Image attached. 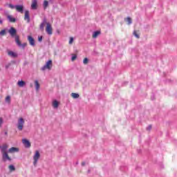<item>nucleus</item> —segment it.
Masks as SVG:
<instances>
[{"label":"nucleus","instance_id":"7ed1b4c3","mask_svg":"<svg viewBox=\"0 0 177 177\" xmlns=\"http://www.w3.org/2000/svg\"><path fill=\"white\" fill-rule=\"evenodd\" d=\"M24 122H25V121L23 118H20L19 119H18L17 127L19 131H23V128L24 127Z\"/></svg>","mask_w":177,"mask_h":177},{"label":"nucleus","instance_id":"9b49d317","mask_svg":"<svg viewBox=\"0 0 177 177\" xmlns=\"http://www.w3.org/2000/svg\"><path fill=\"white\" fill-rule=\"evenodd\" d=\"M28 41L31 46H35V40L31 36H28Z\"/></svg>","mask_w":177,"mask_h":177},{"label":"nucleus","instance_id":"39448f33","mask_svg":"<svg viewBox=\"0 0 177 177\" xmlns=\"http://www.w3.org/2000/svg\"><path fill=\"white\" fill-rule=\"evenodd\" d=\"M15 42H16L17 45L19 48H21L22 49H24V48H26L27 46V43L21 44V42L19 39V36L15 37Z\"/></svg>","mask_w":177,"mask_h":177},{"label":"nucleus","instance_id":"cd10ccee","mask_svg":"<svg viewBox=\"0 0 177 177\" xmlns=\"http://www.w3.org/2000/svg\"><path fill=\"white\" fill-rule=\"evenodd\" d=\"M74 42V38L71 37L69 40V45H72V44Z\"/></svg>","mask_w":177,"mask_h":177},{"label":"nucleus","instance_id":"aec40b11","mask_svg":"<svg viewBox=\"0 0 177 177\" xmlns=\"http://www.w3.org/2000/svg\"><path fill=\"white\" fill-rule=\"evenodd\" d=\"M100 35V31H95L93 33V38H97Z\"/></svg>","mask_w":177,"mask_h":177},{"label":"nucleus","instance_id":"20e7f679","mask_svg":"<svg viewBox=\"0 0 177 177\" xmlns=\"http://www.w3.org/2000/svg\"><path fill=\"white\" fill-rule=\"evenodd\" d=\"M52 68V60H48L46 64L41 67V70L45 71V70H51Z\"/></svg>","mask_w":177,"mask_h":177},{"label":"nucleus","instance_id":"7c9ffc66","mask_svg":"<svg viewBox=\"0 0 177 177\" xmlns=\"http://www.w3.org/2000/svg\"><path fill=\"white\" fill-rule=\"evenodd\" d=\"M6 32L5 31V30H1V32H0V35H5V33H6Z\"/></svg>","mask_w":177,"mask_h":177},{"label":"nucleus","instance_id":"423d86ee","mask_svg":"<svg viewBox=\"0 0 177 177\" xmlns=\"http://www.w3.org/2000/svg\"><path fill=\"white\" fill-rule=\"evenodd\" d=\"M22 143L26 149H30V147H31V142L26 138L22 139Z\"/></svg>","mask_w":177,"mask_h":177},{"label":"nucleus","instance_id":"f03ea898","mask_svg":"<svg viewBox=\"0 0 177 177\" xmlns=\"http://www.w3.org/2000/svg\"><path fill=\"white\" fill-rule=\"evenodd\" d=\"M41 158V153H39V151H35V154L33 156V165L34 167H37V164H38V160Z\"/></svg>","mask_w":177,"mask_h":177},{"label":"nucleus","instance_id":"c9c22d12","mask_svg":"<svg viewBox=\"0 0 177 177\" xmlns=\"http://www.w3.org/2000/svg\"><path fill=\"white\" fill-rule=\"evenodd\" d=\"M1 10H3V9H2V8H0V11H1Z\"/></svg>","mask_w":177,"mask_h":177},{"label":"nucleus","instance_id":"c756f323","mask_svg":"<svg viewBox=\"0 0 177 177\" xmlns=\"http://www.w3.org/2000/svg\"><path fill=\"white\" fill-rule=\"evenodd\" d=\"M75 59H77V55H73L71 57V60L72 62H74V60H75Z\"/></svg>","mask_w":177,"mask_h":177},{"label":"nucleus","instance_id":"bb28decb","mask_svg":"<svg viewBox=\"0 0 177 177\" xmlns=\"http://www.w3.org/2000/svg\"><path fill=\"white\" fill-rule=\"evenodd\" d=\"M133 35L136 37V38H140V36L138 32H136V30L133 31Z\"/></svg>","mask_w":177,"mask_h":177},{"label":"nucleus","instance_id":"b1692460","mask_svg":"<svg viewBox=\"0 0 177 177\" xmlns=\"http://www.w3.org/2000/svg\"><path fill=\"white\" fill-rule=\"evenodd\" d=\"M48 5H49V2H48V1H46V0H45L44 1V4H43L44 8L46 9L48 8Z\"/></svg>","mask_w":177,"mask_h":177},{"label":"nucleus","instance_id":"6e6552de","mask_svg":"<svg viewBox=\"0 0 177 177\" xmlns=\"http://www.w3.org/2000/svg\"><path fill=\"white\" fill-rule=\"evenodd\" d=\"M19 151H20V149L19 148L15 147L10 148L8 151V152L10 154H15V153H19Z\"/></svg>","mask_w":177,"mask_h":177},{"label":"nucleus","instance_id":"0eeeda50","mask_svg":"<svg viewBox=\"0 0 177 177\" xmlns=\"http://www.w3.org/2000/svg\"><path fill=\"white\" fill-rule=\"evenodd\" d=\"M46 31L48 35H52L53 34V29H52V26L50 24L47 23L46 24Z\"/></svg>","mask_w":177,"mask_h":177},{"label":"nucleus","instance_id":"f8f14e48","mask_svg":"<svg viewBox=\"0 0 177 177\" xmlns=\"http://www.w3.org/2000/svg\"><path fill=\"white\" fill-rule=\"evenodd\" d=\"M24 20H27V23H30V12L28 10L25 11Z\"/></svg>","mask_w":177,"mask_h":177},{"label":"nucleus","instance_id":"393cba45","mask_svg":"<svg viewBox=\"0 0 177 177\" xmlns=\"http://www.w3.org/2000/svg\"><path fill=\"white\" fill-rule=\"evenodd\" d=\"M6 102L10 104V96L8 95L6 97Z\"/></svg>","mask_w":177,"mask_h":177},{"label":"nucleus","instance_id":"72a5a7b5","mask_svg":"<svg viewBox=\"0 0 177 177\" xmlns=\"http://www.w3.org/2000/svg\"><path fill=\"white\" fill-rule=\"evenodd\" d=\"M2 23H3V21L0 19V24H2Z\"/></svg>","mask_w":177,"mask_h":177},{"label":"nucleus","instance_id":"a211bd4d","mask_svg":"<svg viewBox=\"0 0 177 177\" xmlns=\"http://www.w3.org/2000/svg\"><path fill=\"white\" fill-rule=\"evenodd\" d=\"M8 55H10V57H17V53L13 51H8Z\"/></svg>","mask_w":177,"mask_h":177},{"label":"nucleus","instance_id":"f257e3e1","mask_svg":"<svg viewBox=\"0 0 177 177\" xmlns=\"http://www.w3.org/2000/svg\"><path fill=\"white\" fill-rule=\"evenodd\" d=\"M9 147V145L8 144H3V146L1 147V154L3 157V160L4 161H12V158L9 157V155L8 154V149Z\"/></svg>","mask_w":177,"mask_h":177},{"label":"nucleus","instance_id":"2f4dec72","mask_svg":"<svg viewBox=\"0 0 177 177\" xmlns=\"http://www.w3.org/2000/svg\"><path fill=\"white\" fill-rule=\"evenodd\" d=\"M151 129V125H149L147 127V131H150Z\"/></svg>","mask_w":177,"mask_h":177},{"label":"nucleus","instance_id":"412c9836","mask_svg":"<svg viewBox=\"0 0 177 177\" xmlns=\"http://www.w3.org/2000/svg\"><path fill=\"white\" fill-rule=\"evenodd\" d=\"M45 24H46V20L44 19L43 22L40 24V30L44 31V27H45Z\"/></svg>","mask_w":177,"mask_h":177},{"label":"nucleus","instance_id":"e433bc0d","mask_svg":"<svg viewBox=\"0 0 177 177\" xmlns=\"http://www.w3.org/2000/svg\"><path fill=\"white\" fill-rule=\"evenodd\" d=\"M0 149H1V147L0 146Z\"/></svg>","mask_w":177,"mask_h":177},{"label":"nucleus","instance_id":"dca6fc26","mask_svg":"<svg viewBox=\"0 0 177 177\" xmlns=\"http://www.w3.org/2000/svg\"><path fill=\"white\" fill-rule=\"evenodd\" d=\"M53 109H57L59 107V102L57 100H55L53 101Z\"/></svg>","mask_w":177,"mask_h":177},{"label":"nucleus","instance_id":"ddd939ff","mask_svg":"<svg viewBox=\"0 0 177 177\" xmlns=\"http://www.w3.org/2000/svg\"><path fill=\"white\" fill-rule=\"evenodd\" d=\"M9 34L10 35L11 37H15L16 35V29L15 28H10V29L8 30Z\"/></svg>","mask_w":177,"mask_h":177},{"label":"nucleus","instance_id":"4be33fe9","mask_svg":"<svg viewBox=\"0 0 177 177\" xmlns=\"http://www.w3.org/2000/svg\"><path fill=\"white\" fill-rule=\"evenodd\" d=\"M124 20L127 22V24H132V19H131V17H127Z\"/></svg>","mask_w":177,"mask_h":177},{"label":"nucleus","instance_id":"4468645a","mask_svg":"<svg viewBox=\"0 0 177 177\" xmlns=\"http://www.w3.org/2000/svg\"><path fill=\"white\" fill-rule=\"evenodd\" d=\"M17 85H18V86H19L20 88H23V86H26V82H24V81H23V80L18 81Z\"/></svg>","mask_w":177,"mask_h":177},{"label":"nucleus","instance_id":"6ab92c4d","mask_svg":"<svg viewBox=\"0 0 177 177\" xmlns=\"http://www.w3.org/2000/svg\"><path fill=\"white\" fill-rule=\"evenodd\" d=\"M71 97H73V99H78V97H80V94L77 93H72L71 94Z\"/></svg>","mask_w":177,"mask_h":177},{"label":"nucleus","instance_id":"a878e982","mask_svg":"<svg viewBox=\"0 0 177 177\" xmlns=\"http://www.w3.org/2000/svg\"><path fill=\"white\" fill-rule=\"evenodd\" d=\"M88 63H89V59H88V58H84L83 60V64H88Z\"/></svg>","mask_w":177,"mask_h":177},{"label":"nucleus","instance_id":"473e14b6","mask_svg":"<svg viewBox=\"0 0 177 177\" xmlns=\"http://www.w3.org/2000/svg\"><path fill=\"white\" fill-rule=\"evenodd\" d=\"M39 42H41L42 41V36L38 37Z\"/></svg>","mask_w":177,"mask_h":177},{"label":"nucleus","instance_id":"5701e85b","mask_svg":"<svg viewBox=\"0 0 177 177\" xmlns=\"http://www.w3.org/2000/svg\"><path fill=\"white\" fill-rule=\"evenodd\" d=\"M9 170L10 171V172H13V171H16V168L12 165H10L9 167Z\"/></svg>","mask_w":177,"mask_h":177},{"label":"nucleus","instance_id":"f704fd0d","mask_svg":"<svg viewBox=\"0 0 177 177\" xmlns=\"http://www.w3.org/2000/svg\"><path fill=\"white\" fill-rule=\"evenodd\" d=\"M82 166L85 165V162H82Z\"/></svg>","mask_w":177,"mask_h":177},{"label":"nucleus","instance_id":"2eb2a0df","mask_svg":"<svg viewBox=\"0 0 177 177\" xmlns=\"http://www.w3.org/2000/svg\"><path fill=\"white\" fill-rule=\"evenodd\" d=\"M35 87L37 92H38L40 88L39 82H38V80H35Z\"/></svg>","mask_w":177,"mask_h":177},{"label":"nucleus","instance_id":"9d476101","mask_svg":"<svg viewBox=\"0 0 177 177\" xmlns=\"http://www.w3.org/2000/svg\"><path fill=\"white\" fill-rule=\"evenodd\" d=\"M15 9L17 12H19V13H23L24 7L23 5H17L15 6Z\"/></svg>","mask_w":177,"mask_h":177},{"label":"nucleus","instance_id":"c85d7f7f","mask_svg":"<svg viewBox=\"0 0 177 177\" xmlns=\"http://www.w3.org/2000/svg\"><path fill=\"white\" fill-rule=\"evenodd\" d=\"M8 6L10 9H16V6H13V4H9Z\"/></svg>","mask_w":177,"mask_h":177},{"label":"nucleus","instance_id":"f3484780","mask_svg":"<svg viewBox=\"0 0 177 177\" xmlns=\"http://www.w3.org/2000/svg\"><path fill=\"white\" fill-rule=\"evenodd\" d=\"M7 19L10 23H15V21H16V19L15 17H12V15H8Z\"/></svg>","mask_w":177,"mask_h":177},{"label":"nucleus","instance_id":"1a4fd4ad","mask_svg":"<svg viewBox=\"0 0 177 177\" xmlns=\"http://www.w3.org/2000/svg\"><path fill=\"white\" fill-rule=\"evenodd\" d=\"M37 6H38V1L32 0L31 9H32L33 10H37Z\"/></svg>","mask_w":177,"mask_h":177}]
</instances>
